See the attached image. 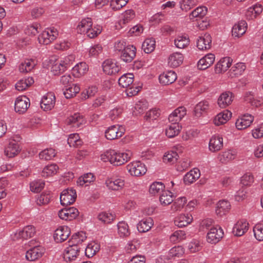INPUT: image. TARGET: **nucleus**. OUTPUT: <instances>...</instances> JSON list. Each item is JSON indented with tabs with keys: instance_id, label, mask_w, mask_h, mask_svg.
Returning <instances> with one entry per match:
<instances>
[{
	"instance_id": "55",
	"label": "nucleus",
	"mask_w": 263,
	"mask_h": 263,
	"mask_svg": "<svg viewBox=\"0 0 263 263\" xmlns=\"http://www.w3.org/2000/svg\"><path fill=\"white\" fill-rule=\"evenodd\" d=\"M174 43L177 48L183 49L189 45L190 40L186 36H178L174 40Z\"/></svg>"
},
{
	"instance_id": "16",
	"label": "nucleus",
	"mask_w": 263,
	"mask_h": 263,
	"mask_svg": "<svg viewBox=\"0 0 263 263\" xmlns=\"http://www.w3.org/2000/svg\"><path fill=\"white\" fill-rule=\"evenodd\" d=\"M249 223L246 219L238 220L234 225L233 229V233L235 236H242L249 229Z\"/></svg>"
},
{
	"instance_id": "41",
	"label": "nucleus",
	"mask_w": 263,
	"mask_h": 263,
	"mask_svg": "<svg viewBox=\"0 0 263 263\" xmlns=\"http://www.w3.org/2000/svg\"><path fill=\"white\" fill-rule=\"evenodd\" d=\"M100 249V245L95 241L91 242L88 244L85 249V255L88 258L93 256Z\"/></svg>"
},
{
	"instance_id": "57",
	"label": "nucleus",
	"mask_w": 263,
	"mask_h": 263,
	"mask_svg": "<svg viewBox=\"0 0 263 263\" xmlns=\"http://www.w3.org/2000/svg\"><path fill=\"white\" fill-rule=\"evenodd\" d=\"M98 219L104 223H111L115 219V216L111 213L102 212L98 216Z\"/></svg>"
},
{
	"instance_id": "8",
	"label": "nucleus",
	"mask_w": 263,
	"mask_h": 263,
	"mask_svg": "<svg viewBox=\"0 0 263 263\" xmlns=\"http://www.w3.org/2000/svg\"><path fill=\"white\" fill-rule=\"evenodd\" d=\"M35 233V228L32 226H27L22 230L17 231L13 236L14 240L27 239L33 237Z\"/></svg>"
},
{
	"instance_id": "33",
	"label": "nucleus",
	"mask_w": 263,
	"mask_h": 263,
	"mask_svg": "<svg viewBox=\"0 0 263 263\" xmlns=\"http://www.w3.org/2000/svg\"><path fill=\"white\" fill-rule=\"evenodd\" d=\"M85 122V120L82 115L79 113H76L70 116L67 121L68 124L71 125L73 127L78 128L80 127Z\"/></svg>"
},
{
	"instance_id": "62",
	"label": "nucleus",
	"mask_w": 263,
	"mask_h": 263,
	"mask_svg": "<svg viewBox=\"0 0 263 263\" xmlns=\"http://www.w3.org/2000/svg\"><path fill=\"white\" fill-rule=\"evenodd\" d=\"M184 249L181 246H175L172 248L168 252L170 257H180L184 254Z\"/></svg>"
},
{
	"instance_id": "27",
	"label": "nucleus",
	"mask_w": 263,
	"mask_h": 263,
	"mask_svg": "<svg viewBox=\"0 0 263 263\" xmlns=\"http://www.w3.org/2000/svg\"><path fill=\"white\" fill-rule=\"evenodd\" d=\"M193 221V217L191 215L181 214L176 217L174 220L175 226L179 228H182L187 226L190 224Z\"/></svg>"
},
{
	"instance_id": "21",
	"label": "nucleus",
	"mask_w": 263,
	"mask_h": 263,
	"mask_svg": "<svg viewBox=\"0 0 263 263\" xmlns=\"http://www.w3.org/2000/svg\"><path fill=\"white\" fill-rule=\"evenodd\" d=\"M232 62V59L230 57L222 58L215 65V72L220 73L226 71L231 66Z\"/></svg>"
},
{
	"instance_id": "45",
	"label": "nucleus",
	"mask_w": 263,
	"mask_h": 263,
	"mask_svg": "<svg viewBox=\"0 0 263 263\" xmlns=\"http://www.w3.org/2000/svg\"><path fill=\"white\" fill-rule=\"evenodd\" d=\"M59 167L56 164H51L46 166L43 170L41 175L44 177L52 176L57 174Z\"/></svg>"
},
{
	"instance_id": "25",
	"label": "nucleus",
	"mask_w": 263,
	"mask_h": 263,
	"mask_svg": "<svg viewBox=\"0 0 263 263\" xmlns=\"http://www.w3.org/2000/svg\"><path fill=\"white\" fill-rule=\"evenodd\" d=\"M233 100L232 92L226 91L222 93L218 99V104L220 108H224L230 105Z\"/></svg>"
},
{
	"instance_id": "4",
	"label": "nucleus",
	"mask_w": 263,
	"mask_h": 263,
	"mask_svg": "<svg viewBox=\"0 0 263 263\" xmlns=\"http://www.w3.org/2000/svg\"><path fill=\"white\" fill-rule=\"evenodd\" d=\"M80 246L69 244L68 247L65 249L63 253L64 260L66 262L75 260L80 254Z\"/></svg>"
},
{
	"instance_id": "15",
	"label": "nucleus",
	"mask_w": 263,
	"mask_h": 263,
	"mask_svg": "<svg viewBox=\"0 0 263 263\" xmlns=\"http://www.w3.org/2000/svg\"><path fill=\"white\" fill-rule=\"evenodd\" d=\"M254 120V117L250 114H245L239 118L236 121L235 125L239 130H242L249 127Z\"/></svg>"
},
{
	"instance_id": "17",
	"label": "nucleus",
	"mask_w": 263,
	"mask_h": 263,
	"mask_svg": "<svg viewBox=\"0 0 263 263\" xmlns=\"http://www.w3.org/2000/svg\"><path fill=\"white\" fill-rule=\"evenodd\" d=\"M136 48L133 45L127 47L121 53L120 58L126 63L131 62L136 57Z\"/></svg>"
},
{
	"instance_id": "36",
	"label": "nucleus",
	"mask_w": 263,
	"mask_h": 263,
	"mask_svg": "<svg viewBox=\"0 0 263 263\" xmlns=\"http://www.w3.org/2000/svg\"><path fill=\"white\" fill-rule=\"evenodd\" d=\"M86 238L87 236L85 232L83 231L78 232L72 235L68 243L71 245L80 246V245L86 240Z\"/></svg>"
},
{
	"instance_id": "60",
	"label": "nucleus",
	"mask_w": 263,
	"mask_h": 263,
	"mask_svg": "<svg viewBox=\"0 0 263 263\" xmlns=\"http://www.w3.org/2000/svg\"><path fill=\"white\" fill-rule=\"evenodd\" d=\"M197 0H182L180 2V8L185 11H188L197 4Z\"/></svg>"
},
{
	"instance_id": "2",
	"label": "nucleus",
	"mask_w": 263,
	"mask_h": 263,
	"mask_svg": "<svg viewBox=\"0 0 263 263\" xmlns=\"http://www.w3.org/2000/svg\"><path fill=\"white\" fill-rule=\"evenodd\" d=\"M58 32L54 28H47L39 36L38 40L40 44L48 45L58 36Z\"/></svg>"
},
{
	"instance_id": "50",
	"label": "nucleus",
	"mask_w": 263,
	"mask_h": 263,
	"mask_svg": "<svg viewBox=\"0 0 263 263\" xmlns=\"http://www.w3.org/2000/svg\"><path fill=\"white\" fill-rule=\"evenodd\" d=\"M186 238V233L182 230L175 231L170 237V241L173 243L179 242Z\"/></svg>"
},
{
	"instance_id": "63",
	"label": "nucleus",
	"mask_w": 263,
	"mask_h": 263,
	"mask_svg": "<svg viewBox=\"0 0 263 263\" xmlns=\"http://www.w3.org/2000/svg\"><path fill=\"white\" fill-rule=\"evenodd\" d=\"M263 224L258 223L253 228L254 235L255 238L259 241L263 240Z\"/></svg>"
},
{
	"instance_id": "53",
	"label": "nucleus",
	"mask_w": 263,
	"mask_h": 263,
	"mask_svg": "<svg viewBox=\"0 0 263 263\" xmlns=\"http://www.w3.org/2000/svg\"><path fill=\"white\" fill-rule=\"evenodd\" d=\"M186 199L185 197H181L175 200L171 206V210L173 212L180 211L186 203Z\"/></svg>"
},
{
	"instance_id": "37",
	"label": "nucleus",
	"mask_w": 263,
	"mask_h": 263,
	"mask_svg": "<svg viewBox=\"0 0 263 263\" xmlns=\"http://www.w3.org/2000/svg\"><path fill=\"white\" fill-rule=\"evenodd\" d=\"M92 25L91 18L87 17L81 20L77 26V32L81 34H85Z\"/></svg>"
},
{
	"instance_id": "26",
	"label": "nucleus",
	"mask_w": 263,
	"mask_h": 263,
	"mask_svg": "<svg viewBox=\"0 0 263 263\" xmlns=\"http://www.w3.org/2000/svg\"><path fill=\"white\" fill-rule=\"evenodd\" d=\"M263 8L261 4H255L247 9L245 16L248 20H253L260 14Z\"/></svg>"
},
{
	"instance_id": "28",
	"label": "nucleus",
	"mask_w": 263,
	"mask_h": 263,
	"mask_svg": "<svg viewBox=\"0 0 263 263\" xmlns=\"http://www.w3.org/2000/svg\"><path fill=\"white\" fill-rule=\"evenodd\" d=\"M184 57L180 52H174L171 54L168 58V64L172 67H177L183 61Z\"/></svg>"
},
{
	"instance_id": "29",
	"label": "nucleus",
	"mask_w": 263,
	"mask_h": 263,
	"mask_svg": "<svg viewBox=\"0 0 263 263\" xmlns=\"http://www.w3.org/2000/svg\"><path fill=\"white\" fill-rule=\"evenodd\" d=\"M124 180L121 178L116 179L114 180L108 179L105 181V184L108 189L114 191L121 190L124 187Z\"/></svg>"
},
{
	"instance_id": "22",
	"label": "nucleus",
	"mask_w": 263,
	"mask_h": 263,
	"mask_svg": "<svg viewBox=\"0 0 263 263\" xmlns=\"http://www.w3.org/2000/svg\"><path fill=\"white\" fill-rule=\"evenodd\" d=\"M215 57L214 54L209 53L199 60L197 63L199 69L205 70L210 67L215 61Z\"/></svg>"
},
{
	"instance_id": "13",
	"label": "nucleus",
	"mask_w": 263,
	"mask_h": 263,
	"mask_svg": "<svg viewBox=\"0 0 263 263\" xmlns=\"http://www.w3.org/2000/svg\"><path fill=\"white\" fill-rule=\"evenodd\" d=\"M55 103V97L52 92L46 93L42 98L41 106L44 110H50L53 108Z\"/></svg>"
},
{
	"instance_id": "64",
	"label": "nucleus",
	"mask_w": 263,
	"mask_h": 263,
	"mask_svg": "<svg viewBox=\"0 0 263 263\" xmlns=\"http://www.w3.org/2000/svg\"><path fill=\"white\" fill-rule=\"evenodd\" d=\"M66 70L65 66H63L60 62L56 63L51 67V72L54 75H59Z\"/></svg>"
},
{
	"instance_id": "52",
	"label": "nucleus",
	"mask_w": 263,
	"mask_h": 263,
	"mask_svg": "<svg viewBox=\"0 0 263 263\" xmlns=\"http://www.w3.org/2000/svg\"><path fill=\"white\" fill-rule=\"evenodd\" d=\"M55 150L51 148H46L39 153V158L43 160H50L55 156Z\"/></svg>"
},
{
	"instance_id": "31",
	"label": "nucleus",
	"mask_w": 263,
	"mask_h": 263,
	"mask_svg": "<svg viewBox=\"0 0 263 263\" xmlns=\"http://www.w3.org/2000/svg\"><path fill=\"white\" fill-rule=\"evenodd\" d=\"M232 113L228 110H225L218 114L214 120V124L217 126H219L225 124L231 118Z\"/></svg>"
},
{
	"instance_id": "1",
	"label": "nucleus",
	"mask_w": 263,
	"mask_h": 263,
	"mask_svg": "<svg viewBox=\"0 0 263 263\" xmlns=\"http://www.w3.org/2000/svg\"><path fill=\"white\" fill-rule=\"evenodd\" d=\"M132 155L133 153L129 150L121 153L110 149L102 154L101 155V159L104 162H110L115 166H120L128 161Z\"/></svg>"
},
{
	"instance_id": "9",
	"label": "nucleus",
	"mask_w": 263,
	"mask_h": 263,
	"mask_svg": "<svg viewBox=\"0 0 263 263\" xmlns=\"http://www.w3.org/2000/svg\"><path fill=\"white\" fill-rule=\"evenodd\" d=\"M103 70L108 75H114L119 72L120 66L112 59H107L102 63Z\"/></svg>"
},
{
	"instance_id": "58",
	"label": "nucleus",
	"mask_w": 263,
	"mask_h": 263,
	"mask_svg": "<svg viewBox=\"0 0 263 263\" xmlns=\"http://www.w3.org/2000/svg\"><path fill=\"white\" fill-rule=\"evenodd\" d=\"M160 201L162 204L168 205L173 201L172 193L169 191H165L161 195L159 198Z\"/></svg>"
},
{
	"instance_id": "14",
	"label": "nucleus",
	"mask_w": 263,
	"mask_h": 263,
	"mask_svg": "<svg viewBox=\"0 0 263 263\" xmlns=\"http://www.w3.org/2000/svg\"><path fill=\"white\" fill-rule=\"evenodd\" d=\"M21 151L18 142L14 139H10L7 146L5 148V155L9 158L17 155Z\"/></svg>"
},
{
	"instance_id": "3",
	"label": "nucleus",
	"mask_w": 263,
	"mask_h": 263,
	"mask_svg": "<svg viewBox=\"0 0 263 263\" xmlns=\"http://www.w3.org/2000/svg\"><path fill=\"white\" fill-rule=\"evenodd\" d=\"M126 168L130 174L134 176L143 175L147 171L145 164L140 161L130 162L126 166Z\"/></svg>"
},
{
	"instance_id": "5",
	"label": "nucleus",
	"mask_w": 263,
	"mask_h": 263,
	"mask_svg": "<svg viewBox=\"0 0 263 263\" xmlns=\"http://www.w3.org/2000/svg\"><path fill=\"white\" fill-rule=\"evenodd\" d=\"M125 133V129L118 124L109 126L105 132V136L108 140H112L121 137Z\"/></svg>"
},
{
	"instance_id": "7",
	"label": "nucleus",
	"mask_w": 263,
	"mask_h": 263,
	"mask_svg": "<svg viewBox=\"0 0 263 263\" xmlns=\"http://www.w3.org/2000/svg\"><path fill=\"white\" fill-rule=\"evenodd\" d=\"M224 235V232L221 227H213L210 228L206 235L207 241L212 244L218 242Z\"/></svg>"
},
{
	"instance_id": "23",
	"label": "nucleus",
	"mask_w": 263,
	"mask_h": 263,
	"mask_svg": "<svg viewBox=\"0 0 263 263\" xmlns=\"http://www.w3.org/2000/svg\"><path fill=\"white\" fill-rule=\"evenodd\" d=\"M44 252V250L42 247H35L27 251L26 258L29 261H35L41 257Z\"/></svg>"
},
{
	"instance_id": "42",
	"label": "nucleus",
	"mask_w": 263,
	"mask_h": 263,
	"mask_svg": "<svg viewBox=\"0 0 263 263\" xmlns=\"http://www.w3.org/2000/svg\"><path fill=\"white\" fill-rule=\"evenodd\" d=\"M206 13L207 9L205 7H198L190 14L189 17L191 20L196 18L198 20L202 18Z\"/></svg>"
},
{
	"instance_id": "10",
	"label": "nucleus",
	"mask_w": 263,
	"mask_h": 263,
	"mask_svg": "<svg viewBox=\"0 0 263 263\" xmlns=\"http://www.w3.org/2000/svg\"><path fill=\"white\" fill-rule=\"evenodd\" d=\"M30 106V100L25 96L17 97L14 103L15 111L20 114H24Z\"/></svg>"
},
{
	"instance_id": "24",
	"label": "nucleus",
	"mask_w": 263,
	"mask_h": 263,
	"mask_svg": "<svg viewBox=\"0 0 263 263\" xmlns=\"http://www.w3.org/2000/svg\"><path fill=\"white\" fill-rule=\"evenodd\" d=\"M223 147V139L219 136H213L210 139L209 148L212 152H216L220 150Z\"/></svg>"
},
{
	"instance_id": "54",
	"label": "nucleus",
	"mask_w": 263,
	"mask_h": 263,
	"mask_svg": "<svg viewBox=\"0 0 263 263\" xmlns=\"http://www.w3.org/2000/svg\"><path fill=\"white\" fill-rule=\"evenodd\" d=\"M164 185L160 182H155L149 187V192L153 195L160 193L164 189Z\"/></svg>"
},
{
	"instance_id": "19",
	"label": "nucleus",
	"mask_w": 263,
	"mask_h": 263,
	"mask_svg": "<svg viewBox=\"0 0 263 263\" xmlns=\"http://www.w3.org/2000/svg\"><path fill=\"white\" fill-rule=\"evenodd\" d=\"M177 78V74L174 71L170 70L161 74L159 77V80L160 83L166 85L174 83Z\"/></svg>"
},
{
	"instance_id": "12",
	"label": "nucleus",
	"mask_w": 263,
	"mask_h": 263,
	"mask_svg": "<svg viewBox=\"0 0 263 263\" xmlns=\"http://www.w3.org/2000/svg\"><path fill=\"white\" fill-rule=\"evenodd\" d=\"M70 234V229L67 226H61L54 233L53 238L57 242H62L67 240Z\"/></svg>"
},
{
	"instance_id": "48",
	"label": "nucleus",
	"mask_w": 263,
	"mask_h": 263,
	"mask_svg": "<svg viewBox=\"0 0 263 263\" xmlns=\"http://www.w3.org/2000/svg\"><path fill=\"white\" fill-rule=\"evenodd\" d=\"M155 43L156 42L154 39H146L142 44V48L145 53H151L155 48Z\"/></svg>"
},
{
	"instance_id": "30",
	"label": "nucleus",
	"mask_w": 263,
	"mask_h": 263,
	"mask_svg": "<svg viewBox=\"0 0 263 263\" xmlns=\"http://www.w3.org/2000/svg\"><path fill=\"white\" fill-rule=\"evenodd\" d=\"M237 153L234 150H227L219 154L218 160L222 163H227L230 161L234 160L236 156Z\"/></svg>"
},
{
	"instance_id": "20",
	"label": "nucleus",
	"mask_w": 263,
	"mask_h": 263,
	"mask_svg": "<svg viewBox=\"0 0 263 263\" xmlns=\"http://www.w3.org/2000/svg\"><path fill=\"white\" fill-rule=\"evenodd\" d=\"M212 37L209 34L205 33L203 36H199L197 41V47L199 50H204L211 47Z\"/></svg>"
},
{
	"instance_id": "56",
	"label": "nucleus",
	"mask_w": 263,
	"mask_h": 263,
	"mask_svg": "<svg viewBox=\"0 0 263 263\" xmlns=\"http://www.w3.org/2000/svg\"><path fill=\"white\" fill-rule=\"evenodd\" d=\"M135 17V11L132 9L127 10L122 13V18L120 20V24H126L132 21Z\"/></svg>"
},
{
	"instance_id": "43",
	"label": "nucleus",
	"mask_w": 263,
	"mask_h": 263,
	"mask_svg": "<svg viewBox=\"0 0 263 263\" xmlns=\"http://www.w3.org/2000/svg\"><path fill=\"white\" fill-rule=\"evenodd\" d=\"M209 103L207 101H203L200 102L195 107L194 110V114L197 117H200L201 115L205 112L209 108Z\"/></svg>"
},
{
	"instance_id": "40",
	"label": "nucleus",
	"mask_w": 263,
	"mask_h": 263,
	"mask_svg": "<svg viewBox=\"0 0 263 263\" xmlns=\"http://www.w3.org/2000/svg\"><path fill=\"white\" fill-rule=\"evenodd\" d=\"M34 83V80L32 77H28L20 80L15 84L16 89L20 91L25 90Z\"/></svg>"
},
{
	"instance_id": "39",
	"label": "nucleus",
	"mask_w": 263,
	"mask_h": 263,
	"mask_svg": "<svg viewBox=\"0 0 263 263\" xmlns=\"http://www.w3.org/2000/svg\"><path fill=\"white\" fill-rule=\"evenodd\" d=\"M88 70V66L85 63L81 62L75 65L72 69V73L74 77L79 78L83 76Z\"/></svg>"
},
{
	"instance_id": "6",
	"label": "nucleus",
	"mask_w": 263,
	"mask_h": 263,
	"mask_svg": "<svg viewBox=\"0 0 263 263\" xmlns=\"http://www.w3.org/2000/svg\"><path fill=\"white\" fill-rule=\"evenodd\" d=\"M77 198L76 191L72 189L63 191L60 195V202L63 205H68L73 203Z\"/></svg>"
},
{
	"instance_id": "11",
	"label": "nucleus",
	"mask_w": 263,
	"mask_h": 263,
	"mask_svg": "<svg viewBox=\"0 0 263 263\" xmlns=\"http://www.w3.org/2000/svg\"><path fill=\"white\" fill-rule=\"evenodd\" d=\"M79 214L78 210L74 207L63 209L58 213V215L61 219L68 221L76 219Z\"/></svg>"
},
{
	"instance_id": "61",
	"label": "nucleus",
	"mask_w": 263,
	"mask_h": 263,
	"mask_svg": "<svg viewBox=\"0 0 263 263\" xmlns=\"http://www.w3.org/2000/svg\"><path fill=\"white\" fill-rule=\"evenodd\" d=\"M178 155L177 152L170 151L164 155L163 160L164 162L174 163L178 159Z\"/></svg>"
},
{
	"instance_id": "35",
	"label": "nucleus",
	"mask_w": 263,
	"mask_h": 263,
	"mask_svg": "<svg viewBox=\"0 0 263 263\" xmlns=\"http://www.w3.org/2000/svg\"><path fill=\"white\" fill-rule=\"evenodd\" d=\"M153 224V220L151 217H148L139 222L137 224V229L140 233H145L148 231Z\"/></svg>"
},
{
	"instance_id": "44",
	"label": "nucleus",
	"mask_w": 263,
	"mask_h": 263,
	"mask_svg": "<svg viewBox=\"0 0 263 263\" xmlns=\"http://www.w3.org/2000/svg\"><path fill=\"white\" fill-rule=\"evenodd\" d=\"M181 128L178 123H171L165 129V134L168 138H173L179 134Z\"/></svg>"
},
{
	"instance_id": "46",
	"label": "nucleus",
	"mask_w": 263,
	"mask_h": 263,
	"mask_svg": "<svg viewBox=\"0 0 263 263\" xmlns=\"http://www.w3.org/2000/svg\"><path fill=\"white\" fill-rule=\"evenodd\" d=\"M64 95L65 97L67 98H71L75 96L80 90L79 85L77 84H72V86H69L67 87L64 88Z\"/></svg>"
},
{
	"instance_id": "32",
	"label": "nucleus",
	"mask_w": 263,
	"mask_h": 263,
	"mask_svg": "<svg viewBox=\"0 0 263 263\" xmlns=\"http://www.w3.org/2000/svg\"><path fill=\"white\" fill-rule=\"evenodd\" d=\"M200 171L197 168H194L187 173L183 177V181L185 184H191L194 182L200 177Z\"/></svg>"
},
{
	"instance_id": "51",
	"label": "nucleus",
	"mask_w": 263,
	"mask_h": 263,
	"mask_svg": "<svg viewBox=\"0 0 263 263\" xmlns=\"http://www.w3.org/2000/svg\"><path fill=\"white\" fill-rule=\"evenodd\" d=\"M246 68L243 63H238L233 66L231 69L232 77H238L241 75Z\"/></svg>"
},
{
	"instance_id": "49",
	"label": "nucleus",
	"mask_w": 263,
	"mask_h": 263,
	"mask_svg": "<svg viewBox=\"0 0 263 263\" xmlns=\"http://www.w3.org/2000/svg\"><path fill=\"white\" fill-rule=\"evenodd\" d=\"M118 234L121 237H125L128 236L130 234V230L128 225L125 221H120L117 225Z\"/></svg>"
},
{
	"instance_id": "59",
	"label": "nucleus",
	"mask_w": 263,
	"mask_h": 263,
	"mask_svg": "<svg viewBox=\"0 0 263 263\" xmlns=\"http://www.w3.org/2000/svg\"><path fill=\"white\" fill-rule=\"evenodd\" d=\"M44 186L45 182L41 180H34L30 184V190L34 193L40 192Z\"/></svg>"
},
{
	"instance_id": "47",
	"label": "nucleus",
	"mask_w": 263,
	"mask_h": 263,
	"mask_svg": "<svg viewBox=\"0 0 263 263\" xmlns=\"http://www.w3.org/2000/svg\"><path fill=\"white\" fill-rule=\"evenodd\" d=\"M35 65V62L33 60H26L20 65L19 70L22 73H27L34 68Z\"/></svg>"
},
{
	"instance_id": "18",
	"label": "nucleus",
	"mask_w": 263,
	"mask_h": 263,
	"mask_svg": "<svg viewBox=\"0 0 263 263\" xmlns=\"http://www.w3.org/2000/svg\"><path fill=\"white\" fill-rule=\"evenodd\" d=\"M247 23L245 21H239L232 29V35L234 37H240L245 33L247 29Z\"/></svg>"
},
{
	"instance_id": "38",
	"label": "nucleus",
	"mask_w": 263,
	"mask_h": 263,
	"mask_svg": "<svg viewBox=\"0 0 263 263\" xmlns=\"http://www.w3.org/2000/svg\"><path fill=\"white\" fill-rule=\"evenodd\" d=\"M134 79V76L133 73H126L119 79L118 83L123 88H127L133 84Z\"/></svg>"
},
{
	"instance_id": "34",
	"label": "nucleus",
	"mask_w": 263,
	"mask_h": 263,
	"mask_svg": "<svg viewBox=\"0 0 263 263\" xmlns=\"http://www.w3.org/2000/svg\"><path fill=\"white\" fill-rule=\"evenodd\" d=\"M231 208L230 202L227 200H220L217 204L216 213L219 216L225 215L229 212Z\"/></svg>"
}]
</instances>
